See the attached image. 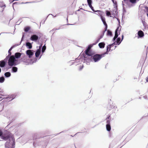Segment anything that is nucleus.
I'll return each mask as SVG.
<instances>
[{
  "label": "nucleus",
  "mask_w": 148,
  "mask_h": 148,
  "mask_svg": "<svg viewBox=\"0 0 148 148\" xmlns=\"http://www.w3.org/2000/svg\"><path fill=\"white\" fill-rule=\"evenodd\" d=\"M84 53H82L81 57L83 58L85 61L84 63H86L87 64H90V62H96L99 61L103 58L101 54H98L92 52L85 56Z\"/></svg>",
  "instance_id": "1"
},
{
  "label": "nucleus",
  "mask_w": 148,
  "mask_h": 148,
  "mask_svg": "<svg viewBox=\"0 0 148 148\" xmlns=\"http://www.w3.org/2000/svg\"><path fill=\"white\" fill-rule=\"evenodd\" d=\"M7 142L5 144V147L6 148H14L15 141L14 137L10 132L6 137Z\"/></svg>",
  "instance_id": "2"
},
{
  "label": "nucleus",
  "mask_w": 148,
  "mask_h": 148,
  "mask_svg": "<svg viewBox=\"0 0 148 148\" xmlns=\"http://www.w3.org/2000/svg\"><path fill=\"white\" fill-rule=\"evenodd\" d=\"M21 53L18 52L15 53L14 55H12L9 59L17 65L21 63V60L19 58L21 56Z\"/></svg>",
  "instance_id": "3"
},
{
  "label": "nucleus",
  "mask_w": 148,
  "mask_h": 148,
  "mask_svg": "<svg viewBox=\"0 0 148 148\" xmlns=\"http://www.w3.org/2000/svg\"><path fill=\"white\" fill-rule=\"evenodd\" d=\"M8 66H6L3 68L2 69V70L4 71H8V69L12 68V67L14 66H15L17 65L13 62L10 59H8Z\"/></svg>",
  "instance_id": "4"
},
{
  "label": "nucleus",
  "mask_w": 148,
  "mask_h": 148,
  "mask_svg": "<svg viewBox=\"0 0 148 148\" xmlns=\"http://www.w3.org/2000/svg\"><path fill=\"white\" fill-rule=\"evenodd\" d=\"M38 135V134L35 133L33 135V145L34 147H36V145H39L40 144L39 143V142L40 141V138H38L37 136Z\"/></svg>",
  "instance_id": "5"
},
{
  "label": "nucleus",
  "mask_w": 148,
  "mask_h": 148,
  "mask_svg": "<svg viewBox=\"0 0 148 148\" xmlns=\"http://www.w3.org/2000/svg\"><path fill=\"white\" fill-rule=\"evenodd\" d=\"M10 132L7 131H5L4 132L0 130V137L2 139L6 140V137L8 136V134H10Z\"/></svg>",
  "instance_id": "6"
},
{
  "label": "nucleus",
  "mask_w": 148,
  "mask_h": 148,
  "mask_svg": "<svg viewBox=\"0 0 148 148\" xmlns=\"http://www.w3.org/2000/svg\"><path fill=\"white\" fill-rule=\"evenodd\" d=\"M41 53V50L40 49H37L35 53V55L36 57L33 58L32 60V63H35L37 61V58H39L40 56H39Z\"/></svg>",
  "instance_id": "7"
},
{
  "label": "nucleus",
  "mask_w": 148,
  "mask_h": 148,
  "mask_svg": "<svg viewBox=\"0 0 148 148\" xmlns=\"http://www.w3.org/2000/svg\"><path fill=\"white\" fill-rule=\"evenodd\" d=\"M94 45H93V43L92 44H90L88 45V47L83 53H84V55L86 56H85L88 55V54H90L92 52V51L91 48Z\"/></svg>",
  "instance_id": "8"
},
{
  "label": "nucleus",
  "mask_w": 148,
  "mask_h": 148,
  "mask_svg": "<svg viewBox=\"0 0 148 148\" xmlns=\"http://www.w3.org/2000/svg\"><path fill=\"white\" fill-rule=\"evenodd\" d=\"M9 58L6 57V58L3 60L0 61V67L2 69L4 68L7 65V61H8Z\"/></svg>",
  "instance_id": "9"
},
{
  "label": "nucleus",
  "mask_w": 148,
  "mask_h": 148,
  "mask_svg": "<svg viewBox=\"0 0 148 148\" xmlns=\"http://www.w3.org/2000/svg\"><path fill=\"white\" fill-rule=\"evenodd\" d=\"M40 39V37L37 35L34 34L31 35L30 39L32 41L35 42H37Z\"/></svg>",
  "instance_id": "10"
},
{
  "label": "nucleus",
  "mask_w": 148,
  "mask_h": 148,
  "mask_svg": "<svg viewBox=\"0 0 148 148\" xmlns=\"http://www.w3.org/2000/svg\"><path fill=\"white\" fill-rule=\"evenodd\" d=\"M81 53L80 54V56L77 58H76L75 59V62L78 63V64H79L81 63L82 62H84V61H85L83 59V58L81 57V56L82 55Z\"/></svg>",
  "instance_id": "11"
},
{
  "label": "nucleus",
  "mask_w": 148,
  "mask_h": 148,
  "mask_svg": "<svg viewBox=\"0 0 148 148\" xmlns=\"http://www.w3.org/2000/svg\"><path fill=\"white\" fill-rule=\"evenodd\" d=\"M26 53L28 57L30 58L34 55V51L32 50L28 49L26 51Z\"/></svg>",
  "instance_id": "12"
},
{
  "label": "nucleus",
  "mask_w": 148,
  "mask_h": 148,
  "mask_svg": "<svg viewBox=\"0 0 148 148\" xmlns=\"http://www.w3.org/2000/svg\"><path fill=\"white\" fill-rule=\"evenodd\" d=\"M17 96V93H15L9 95L7 97V98L11 99V100L8 101V102L12 101V100L15 98Z\"/></svg>",
  "instance_id": "13"
},
{
  "label": "nucleus",
  "mask_w": 148,
  "mask_h": 148,
  "mask_svg": "<svg viewBox=\"0 0 148 148\" xmlns=\"http://www.w3.org/2000/svg\"><path fill=\"white\" fill-rule=\"evenodd\" d=\"M106 129L108 132L111 130V127L110 125V120H107L106 121Z\"/></svg>",
  "instance_id": "14"
},
{
  "label": "nucleus",
  "mask_w": 148,
  "mask_h": 148,
  "mask_svg": "<svg viewBox=\"0 0 148 148\" xmlns=\"http://www.w3.org/2000/svg\"><path fill=\"white\" fill-rule=\"evenodd\" d=\"M21 56L20 58H21V59H20V60H21V62H26V56L25 54L21 53Z\"/></svg>",
  "instance_id": "15"
},
{
  "label": "nucleus",
  "mask_w": 148,
  "mask_h": 148,
  "mask_svg": "<svg viewBox=\"0 0 148 148\" xmlns=\"http://www.w3.org/2000/svg\"><path fill=\"white\" fill-rule=\"evenodd\" d=\"M123 1L125 3L128 7L130 8L132 7L134 5V4H132L129 0H123Z\"/></svg>",
  "instance_id": "16"
},
{
  "label": "nucleus",
  "mask_w": 148,
  "mask_h": 148,
  "mask_svg": "<svg viewBox=\"0 0 148 148\" xmlns=\"http://www.w3.org/2000/svg\"><path fill=\"white\" fill-rule=\"evenodd\" d=\"M144 36V33L141 30H139L138 32V38L143 37Z\"/></svg>",
  "instance_id": "17"
},
{
  "label": "nucleus",
  "mask_w": 148,
  "mask_h": 148,
  "mask_svg": "<svg viewBox=\"0 0 148 148\" xmlns=\"http://www.w3.org/2000/svg\"><path fill=\"white\" fill-rule=\"evenodd\" d=\"M26 46L27 48L30 49L32 48V43L28 42H26Z\"/></svg>",
  "instance_id": "18"
},
{
  "label": "nucleus",
  "mask_w": 148,
  "mask_h": 148,
  "mask_svg": "<svg viewBox=\"0 0 148 148\" xmlns=\"http://www.w3.org/2000/svg\"><path fill=\"white\" fill-rule=\"evenodd\" d=\"M13 49V48L11 47L9 49L8 51V55L6 57L8 58L9 59L11 57V56H12V52H11V51Z\"/></svg>",
  "instance_id": "19"
},
{
  "label": "nucleus",
  "mask_w": 148,
  "mask_h": 148,
  "mask_svg": "<svg viewBox=\"0 0 148 148\" xmlns=\"http://www.w3.org/2000/svg\"><path fill=\"white\" fill-rule=\"evenodd\" d=\"M11 69V72L12 73H15L18 71V68L15 66H13Z\"/></svg>",
  "instance_id": "20"
},
{
  "label": "nucleus",
  "mask_w": 148,
  "mask_h": 148,
  "mask_svg": "<svg viewBox=\"0 0 148 148\" xmlns=\"http://www.w3.org/2000/svg\"><path fill=\"white\" fill-rule=\"evenodd\" d=\"M111 49H109V48H107V46L106 47V51L103 53H101L103 58L104 57L106 54H108V53L110 51Z\"/></svg>",
  "instance_id": "21"
},
{
  "label": "nucleus",
  "mask_w": 148,
  "mask_h": 148,
  "mask_svg": "<svg viewBox=\"0 0 148 148\" xmlns=\"http://www.w3.org/2000/svg\"><path fill=\"white\" fill-rule=\"evenodd\" d=\"M105 43L104 42H102L99 43L98 46L101 49H103L105 47Z\"/></svg>",
  "instance_id": "22"
},
{
  "label": "nucleus",
  "mask_w": 148,
  "mask_h": 148,
  "mask_svg": "<svg viewBox=\"0 0 148 148\" xmlns=\"http://www.w3.org/2000/svg\"><path fill=\"white\" fill-rule=\"evenodd\" d=\"M106 35L107 36L112 37V32L109 29L107 30Z\"/></svg>",
  "instance_id": "23"
},
{
  "label": "nucleus",
  "mask_w": 148,
  "mask_h": 148,
  "mask_svg": "<svg viewBox=\"0 0 148 148\" xmlns=\"http://www.w3.org/2000/svg\"><path fill=\"white\" fill-rule=\"evenodd\" d=\"M11 75V73L10 72H7L5 73L4 76L5 77L8 78Z\"/></svg>",
  "instance_id": "24"
},
{
  "label": "nucleus",
  "mask_w": 148,
  "mask_h": 148,
  "mask_svg": "<svg viewBox=\"0 0 148 148\" xmlns=\"http://www.w3.org/2000/svg\"><path fill=\"white\" fill-rule=\"evenodd\" d=\"M115 45H117L116 44V42H114L112 43V44H110L109 45H108L107 48H109V49H111V48L113 46Z\"/></svg>",
  "instance_id": "25"
},
{
  "label": "nucleus",
  "mask_w": 148,
  "mask_h": 148,
  "mask_svg": "<svg viewBox=\"0 0 148 148\" xmlns=\"http://www.w3.org/2000/svg\"><path fill=\"white\" fill-rule=\"evenodd\" d=\"M114 107V106L113 105L110 104V103H109L107 106V108L109 110L113 108Z\"/></svg>",
  "instance_id": "26"
},
{
  "label": "nucleus",
  "mask_w": 148,
  "mask_h": 148,
  "mask_svg": "<svg viewBox=\"0 0 148 148\" xmlns=\"http://www.w3.org/2000/svg\"><path fill=\"white\" fill-rule=\"evenodd\" d=\"M114 9L112 10V11H110V12H114L116 13V15L118 13V7L117 8H114Z\"/></svg>",
  "instance_id": "27"
},
{
  "label": "nucleus",
  "mask_w": 148,
  "mask_h": 148,
  "mask_svg": "<svg viewBox=\"0 0 148 148\" xmlns=\"http://www.w3.org/2000/svg\"><path fill=\"white\" fill-rule=\"evenodd\" d=\"M30 29V27L29 26L25 27L24 29V31L25 32H28Z\"/></svg>",
  "instance_id": "28"
},
{
  "label": "nucleus",
  "mask_w": 148,
  "mask_h": 148,
  "mask_svg": "<svg viewBox=\"0 0 148 148\" xmlns=\"http://www.w3.org/2000/svg\"><path fill=\"white\" fill-rule=\"evenodd\" d=\"M108 10H106V15L108 16H110V17H112V16H111V14Z\"/></svg>",
  "instance_id": "29"
},
{
  "label": "nucleus",
  "mask_w": 148,
  "mask_h": 148,
  "mask_svg": "<svg viewBox=\"0 0 148 148\" xmlns=\"http://www.w3.org/2000/svg\"><path fill=\"white\" fill-rule=\"evenodd\" d=\"M121 38L120 37H118L116 39V40L115 41L116 42V44L118 45H118V43L120 42L121 41Z\"/></svg>",
  "instance_id": "30"
},
{
  "label": "nucleus",
  "mask_w": 148,
  "mask_h": 148,
  "mask_svg": "<svg viewBox=\"0 0 148 148\" xmlns=\"http://www.w3.org/2000/svg\"><path fill=\"white\" fill-rule=\"evenodd\" d=\"M5 80V78L3 76H2L0 77V83H3Z\"/></svg>",
  "instance_id": "31"
},
{
  "label": "nucleus",
  "mask_w": 148,
  "mask_h": 148,
  "mask_svg": "<svg viewBox=\"0 0 148 148\" xmlns=\"http://www.w3.org/2000/svg\"><path fill=\"white\" fill-rule=\"evenodd\" d=\"M114 4V8L118 7L117 3L116 1H115L114 0H111Z\"/></svg>",
  "instance_id": "32"
},
{
  "label": "nucleus",
  "mask_w": 148,
  "mask_h": 148,
  "mask_svg": "<svg viewBox=\"0 0 148 148\" xmlns=\"http://www.w3.org/2000/svg\"><path fill=\"white\" fill-rule=\"evenodd\" d=\"M122 5L123 6V14H124V13H125L126 12V10L125 8V7H124V5H125L124 4L123 2V1H122Z\"/></svg>",
  "instance_id": "33"
},
{
  "label": "nucleus",
  "mask_w": 148,
  "mask_h": 148,
  "mask_svg": "<svg viewBox=\"0 0 148 148\" xmlns=\"http://www.w3.org/2000/svg\"><path fill=\"white\" fill-rule=\"evenodd\" d=\"M104 34V33H102V34L98 37L97 39L100 40L103 37Z\"/></svg>",
  "instance_id": "34"
},
{
  "label": "nucleus",
  "mask_w": 148,
  "mask_h": 148,
  "mask_svg": "<svg viewBox=\"0 0 148 148\" xmlns=\"http://www.w3.org/2000/svg\"><path fill=\"white\" fill-rule=\"evenodd\" d=\"M118 31H115V36H114L116 37H118L119 35H120V32H119V34L118 32Z\"/></svg>",
  "instance_id": "35"
},
{
  "label": "nucleus",
  "mask_w": 148,
  "mask_h": 148,
  "mask_svg": "<svg viewBox=\"0 0 148 148\" xmlns=\"http://www.w3.org/2000/svg\"><path fill=\"white\" fill-rule=\"evenodd\" d=\"M21 44L20 43H16L14 45H12L11 47L13 48H14V47L20 45Z\"/></svg>",
  "instance_id": "36"
},
{
  "label": "nucleus",
  "mask_w": 148,
  "mask_h": 148,
  "mask_svg": "<svg viewBox=\"0 0 148 148\" xmlns=\"http://www.w3.org/2000/svg\"><path fill=\"white\" fill-rule=\"evenodd\" d=\"M107 28H108V26H105V27L104 28V30L103 31L102 33H104V34L105 32L106 31H107V30H108V29H107Z\"/></svg>",
  "instance_id": "37"
},
{
  "label": "nucleus",
  "mask_w": 148,
  "mask_h": 148,
  "mask_svg": "<svg viewBox=\"0 0 148 148\" xmlns=\"http://www.w3.org/2000/svg\"><path fill=\"white\" fill-rule=\"evenodd\" d=\"M87 2L88 5L89 4H92V0H87Z\"/></svg>",
  "instance_id": "38"
},
{
  "label": "nucleus",
  "mask_w": 148,
  "mask_h": 148,
  "mask_svg": "<svg viewBox=\"0 0 148 148\" xmlns=\"http://www.w3.org/2000/svg\"><path fill=\"white\" fill-rule=\"evenodd\" d=\"M42 50L41 49V52H42V53H43L44 52H45V50L46 49V48H42Z\"/></svg>",
  "instance_id": "39"
},
{
  "label": "nucleus",
  "mask_w": 148,
  "mask_h": 148,
  "mask_svg": "<svg viewBox=\"0 0 148 148\" xmlns=\"http://www.w3.org/2000/svg\"><path fill=\"white\" fill-rule=\"evenodd\" d=\"M101 19L103 23L104 22L106 21L104 17H101Z\"/></svg>",
  "instance_id": "40"
},
{
  "label": "nucleus",
  "mask_w": 148,
  "mask_h": 148,
  "mask_svg": "<svg viewBox=\"0 0 148 148\" xmlns=\"http://www.w3.org/2000/svg\"><path fill=\"white\" fill-rule=\"evenodd\" d=\"M99 40L97 39L95 42L94 43H93V45H96L99 42Z\"/></svg>",
  "instance_id": "41"
},
{
  "label": "nucleus",
  "mask_w": 148,
  "mask_h": 148,
  "mask_svg": "<svg viewBox=\"0 0 148 148\" xmlns=\"http://www.w3.org/2000/svg\"><path fill=\"white\" fill-rule=\"evenodd\" d=\"M91 9V10L94 12H101V11L100 10H94V8H93H93H92Z\"/></svg>",
  "instance_id": "42"
},
{
  "label": "nucleus",
  "mask_w": 148,
  "mask_h": 148,
  "mask_svg": "<svg viewBox=\"0 0 148 148\" xmlns=\"http://www.w3.org/2000/svg\"><path fill=\"white\" fill-rule=\"evenodd\" d=\"M43 44V43H40V46H39V48H38V49H40L41 50V47H42Z\"/></svg>",
  "instance_id": "43"
},
{
  "label": "nucleus",
  "mask_w": 148,
  "mask_h": 148,
  "mask_svg": "<svg viewBox=\"0 0 148 148\" xmlns=\"http://www.w3.org/2000/svg\"><path fill=\"white\" fill-rule=\"evenodd\" d=\"M123 38H124V36H123V34L121 36V41L120 42H119V43H118V45H120V44L121 42L123 40Z\"/></svg>",
  "instance_id": "44"
},
{
  "label": "nucleus",
  "mask_w": 148,
  "mask_h": 148,
  "mask_svg": "<svg viewBox=\"0 0 148 148\" xmlns=\"http://www.w3.org/2000/svg\"><path fill=\"white\" fill-rule=\"evenodd\" d=\"M120 26L121 27V29L120 30V31H119V32L121 30V27L120 26H119V25H118V26L117 27L116 29L115 30V31H118V30L119 29V27Z\"/></svg>",
  "instance_id": "45"
},
{
  "label": "nucleus",
  "mask_w": 148,
  "mask_h": 148,
  "mask_svg": "<svg viewBox=\"0 0 148 148\" xmlns=\"http://www.w3.org/2000/svg\"><path fill=\"white\" fill-rule=\"evenodd\" d=\"M3 99H6L7 100H6V101H8H8L9 100H11V99H10V98H7V97H4L3 98Z\"/></svg>",
  "instance_id": "46"
},
{
  "label": "nucleus",
  "mask_w": 148,
  "mask_h": 148,
  "mask_svg": "<svg viewBox=\"0 0 148 148\" xmlns=\"http://www.w3.org/2000/svg\"><path fill=\"white\" fill-rule=\"evenodd\" d=\"M73 61V60H71L69 62V63H71V64L70 65L73 64L75 63V62H72Z\"/></svg>",
  "instance_id": "47"
},
{
  "label": "nucleus",
  "mask_w": 148,
  "mask_h": 148,
  "mask_svg": "<svg viewBox=\"0 0 148 148\" xmlns=\"http://www.w3.org/2000/svg\"><path fill=\"white\" fill-rule=\"evenodd\" d=\"M3 7H5L6 5H5L3 3H2V4L0 5V7L1 8H2Z\"/></svg>",
  "instance_id": "48"
},
{
  "label": "nucleus",
  "mask_w": 148,
  "mask_h": 148,
  "mask_svg": "<svg viewBox=\"0 0 148 148\" xmlns=\"http://www.w3.org/2000/svg\"><path fill=\"white\" fill-rule=\"evenodd\" d=\"M83 67H84L83 65H82V66H80L79 67V71L81 70L83 68Z\"/></svg>",
  "instance_id": "49"
},
{
  "label": "nucleus",
  "mask_w": 148,
  "mask_h": 148,
  "mask_svg": "<svg viewBox=\"0 0 148 148\" xmlns=\"http://www.w3.org/2000/svg\"><path fill=\"white\" fill-rule=\"evenodd\" d=\"M142 22L144 26H145L146 25V23H145V21H144L142 20Z\"/></svg>",
  "instance_id": "50"
},
{
  "label": "nucleus",
  "mask_w": 148,
  "mask_h": 148,
  "mask_svg": "<svg viewBox=\"0 0 148 148\" xmlns=\"http://www.w3.org/2000/svg\"><path fill=\"white\" fill-rule=\"evenodd\" d=\"M22 20L21 18H19V19L18 20V21L17 22V23H18V22L19 21L20 22L19 23V24H18V25H19V24L21 23L22 22Z\"/></svg>",
  "instance_id": "51"
},
{
  "label": "nucleus",
  "mask_w": 148,
  "mask_h": 148,
  "mask_svg": "<svg viewBox=\"0 0 148 148\" xmlns=\"http://www.w3.org/2000/svg\"><path fill=\"white\" fill-rule=\"evenodd\" d=\"M17 3H18L17 2H15L14 3H13V4H12V7H13V9H14V10H14V4H17Z\"/></svg>",
  "instance_id": "52"
},
{
  "label": "nucleus",
  "mask_w": 148,
  "mask_h": 148,
  "mask_svg": "<svg viewBox=\"0 0 148 148\" xmlns=\"http://www.w3.org/2000/svg\"><path fill=\"white\" fill-rule=\"evenodd\" d=\"M117 38V37H115V36H114V38H113L112 40L113 41H115L116 40V38Z\"/></svg>",
  "instance_id": "53"
},
{
  "label": "nucleus",
  "mask_w": 148,
  "mask_h": 148,
  "mask_svg": "<svg viewBox=\"0 0 148 148\" xmlns=\"http://www.w3.org/2000/svg\"><path fill=\"white\" fill-rule=\"evenodd\" d=\"M112 15L113 16V18H116L115 17V15L116 14V13H115L114 12H112Z\"/></svg>",
  "instance_id": "54"
},
{
  "label": "nucleus",
  "mask_w": 148,
  "mask_h": 148,
  "mask_svg": "<svg viewBox=\"0 0 148 148\" xmlns=\"http://www.w3.org/2000/svg\"><path fill=\"white\" fill-rule=\"evenodd\" d=\"M117 20L118 22V25H119V26H120V21L119 19V18L117 19Z\"/></svg>",
  "instance_id": "55"
},
{
  "label": "nucleus",
  "mask_w": 148,
  "mask_h": 148,
  "mask_svg": "<svg viewBox=\"0 0 148 148\" xmlns=\"http://www.w3.org/2000/svg\"><path fill=\"white\" fill-rule=\"evenodd\" d=\"M24 38H23V37H22V38H21V41L19 42L20 43V44H21V43L24 40Z\"/></svg>",
  "instance_id": "56"
},
{
  "label": "nucleus",
  "mask_w": 148,
  "mask_h": 148,
  "mask_svg": "<svg viewBox=\"0 0 148 148\" xmlns=\"http://www.w3.org/2000/svg\"><path fill=\"white\" fill-rule=\"evenodd\" d=\"M103 25H105V26H108V25H107V23H106V21L103 22Z\"/></svg>",
  "instance_id": "57"
},
{
  "label": "nucleus",
  "mask_w": 148,
  "mask_h": 148,
  "mask_svg": "<svg viewBox=\"0 0 148 148\" xmlns=\"http://www.w3.org/2000/svg\"><path fill=\"white\" fill-rule=\"evenodd\" d=\"M92 4H89L88 5L89 6L91 9L92 8H93V7L92 6Z\"/></svg>",
  "instance_id": "58"
},
{
  "label": "nucleus",
  "mask_w": 148,
  "mask_h": 148,
  "mask_svg": "<svg viewBox=\"0 0 148 148\" xmlns=\"http://www.w3.org/2000/svg\"><path fill=\"white\" fill-rule=\"evenodd\" d=\"M43 53H42L41 54L40 53V56H39V58H38V60L39 59H40L41 57V56H42V54H43Z\"/></svg>",
  "instance_id": "59"
},
{
  "label": "nucleus",
  "mask_w": 148,
  "mask_h": 148,
  "mask_svg": "<svg viewBox=\"0 0 148 148\" xmlns=\"http://www.w3.org/2000/svg\"><path fill=\"white\" fill-rule=\"evenodd\" d=\"M143 97L145 99H146L147 98V96L146 95L144 96Z\"/></svg>",
  "instance_id": "60"
},
{
  "label": "nucleus",
  "mask_w": 148,
  "mask_h": 148,
  "mask_svg": "<svg viewBox=\"0 0 148 148\" xmlns=\"http://www.w3.org/2000/svg\"><path fill=\"white\" fill-rule=\"evenodd\" d=\"M25 35V33L23 32V34H22V37H23V38H24Z\"/></svg>",
  "instance_id": "61"
},
{
  "label": "nucleus",
  "mask_w": 148,
  "mask_h": 148,
  "mask_svg": "<svg viewBox=\"0 0 148 148\" xmlns=\"http://www.w3.org/2000/svg\"><path fill=\"white\" fill-rule=\"evenodd\" d=\"M145 8L147 10V13H148V8L147 6L145 7Z\"/></svg>",
  "instance_id": "62"
},
{
  "label": "nucleus",
  "mask_w": 148,
  "mask_h": 148,
  "mask_svg": "<svg viewBox=\"0 0 148 148\" xmlns=\"http://www.w3.org/2000/svg\"><path fill=\"white\" fill-rule=\"evenodd\" d=\"M3 98L2 97V96L1 95H0V101H1L2 99H3Z\"/></svg>",
  "instance_id": "63"
},
{
  "label": "nucleus",
  "mask_w": 148,
  "mask_h": 148,
  "mask_svg": "<svg viewBox=\"0 0 148 148\" xmlns=\"http://www.w3.org/2000/svg\"><path fill=\"white\" fill-rule=\"evenodd\" d=\"M146 82H148V76L146 78Z\"/></svg>",
  "instance_id": "64"
}]
</instances>
